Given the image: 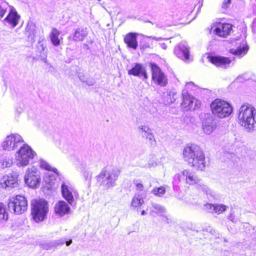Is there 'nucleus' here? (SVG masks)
<instances>
[{"label":"nucleus","mask_w":256,"mask_h":256,"mask_svg":"<svg viewBox=\"0 0 256 256\" xmlns=\"http://www.w3.org/2000/svg\"><path fill=\"white\" fill-rule=\"evenodd\" d=\"M183 158L185 162L196 170H202L206 166L204 154L196 144H187L183 150Z\"/></svg>","instance_id":"1"},{"label":"nucleus","mask_w":256,"mask_h":256,"mask_svg":"<svg viewBox=\"0 0 256 256\" xmlns=\"http://www.w3.org/2000/svg\"><path fill=\"white\" fill-rule=\"evenodd\" d=\"M238 123L248 132L256 130V109L251 104L241 106L238 110Z\"/></svg>","instance_id":"2"},{"label":"nucleus","mask_w":256,"mask_h":256,"mask_svg":"<svg viewBox=\"0 0 256 256\" xmlns=\"http://www.w3.org/2000/svg\"><path fill=\"white\" fill-rule=\"evenodd\" d=\"M120 174V171L117 168H103L96 178L100 186L106 189H109L115 186Z\"/></svg>","instance_id":"3"},{"label":"nucleus","mask_w":256,"mask_h":256,"mask_svg":"<svg viewBox=\"0 0 256 256\" xmlns=\"http://www.w3.org/2000/svg\"><path fill=\"white\" fill-rule=\"evenodd\" d=\"M36 155V152L26 144L20 147L15 154V162L18 167H25Z\"/></svg>","instance_id":"4"},{"label":"nucleus","mask_w":256,"mask_h":256,"mask_svg":"<svg viewBox=\"0 0 256 256\" xmlns=\"http://www.w3.org/2000/svg\"><path fill=\"white\" fill-rule=\"evenodd\" d=\"M32 214L36 222L43 221L48 212V202L44 200L40 199L32 201Z\"/></svg>","instance_id":"5"},{"label":"nucleus","mask_w":256,"mask_h":256,"mask_svg":"<svg viewBox=\"0 0 256 256\" xmlns=\"http://www.w3.org/2000/svg\"><path fill=\"white\" fill-rule=\"evenodd\" d=\"M210 108L212 114L220 118L228 116L232 112L231 106L228 102L220 99L213 101Z\"/></svg>","instance_id":"6"},{"label":"nucleus","mask_w":256,"mask_h":256,"mask_svg":"<svg viewBox=\"0 0 256 256\" xmlns=\"http://www.w3.org/2000/svg\"><path fill=\"white\" fill-rule=\"evenodd\" d=\"M194 85V84L192 82L187 83L186 84L185 89L182 92L183 100L182 103V107L184 110H194L199 108L200 106V102L190 96L186 90Z\"/></svg>","instance_id":"7"},{"label":"nucleus","mask_w":256,"mask_h":256,"mask_svg":"<svg viewBox=\"0 0 256 256\" xmlns=\"http://www.w3.org/2000/svg\"><path fill=\"white\" fill-rule=\"evenodd\" d=\"M8 206L16 214H20L28 209V202L26 198L21 195L11 197L9 200Z\"/></svg>","instance_id":"8"},{"label":"nucleus","mask_w":256,"mask_h":256,"mask_svg":"<svg viewBox=\"0 0 256 256\" xmlns=\"http://www.w3.org/2000/svg\"><path fill=\"white\" fill-rule=\"evenodd\" d=\"M25 183L32 188L39 186L41 182L40 172L34 166L28 168L24 176Z\"/></svg>","instance_id":"9"},{"label":"nucleus","mask_w":256,"mask_h":256,"mask_svg":"<svg viewBox=\"0 0 256 256\" xmlns=\"http://www.w3.org/2000/svg\"><path fill=\"white\" fill-rule=\"evenodd\" d=\"M24 142V140L21 136L18 134H12L6 138L2 146L4 150L12 151L14 150Z\"/></svg>","instance_id":"10"},{"label":"nucleus","mask_w":256,"mask_h":256,"mask_svg":"<svg viewBox=\"0 0 256 256\" xmlns=\"http://www.w3.org/2000/svg\"><path fill=\"white\" fill-rule=\"evenodd\" d=\"M61 192L62 197L72 206L74 201V197L77 194L72 186L68 182H63L61 185Z\"/></svg>","instance_id":"11"},{"label":"nucleus","mask_w":256,"mask_h":256,"mask_svg":"<svg viewBox=\"0 0 256 256\" xmlns=\"http://www.w3.org/2000/svg\"><path fill=\"white\" fill-rule=\"evenodd\" d=\"M152 71V79L156 84L162 86H165L168 83L166 76L161 70L160 68L155 64H150Z\"/></svg>","instance_id":"12"},{"label":"nucleus","mask_w":256,"mask_h":256,"mask_svg":"<svg viewBox=\"0 0 256 256\" xmlns=\"http://www.w3.org/2000/svg\"><path fill=\"white\" fill-rule=\"evenodd\" d=\"M20 18V16L18 14L15 8L11 6L8 14L2 20V22L5 26L14 28L18 24Z\"/></svg>","instance_id":"13"},{"label":"nucleus","mask_w":256,"mask_h":256,"mask_svg":"<svg viewBox=\"0 0 256 256\" xmlns=\"http://www.w3.org/2000/svg\"><path fill=\"white\" fill-rule=\"evenodd\" d=\"M176 56L186 62L192 60L190 55V50L186 42H182L176 46L174 50Z\"/></svg>","instance_id":"14"},{"label":"nucleus","mask_w":256,"mask_h":256,"mask_svg":"<svg viewBox=\"0 0 256 256\" xmlns=\"http://www.w3.org/2000/svg\"><path fill=\"white\" fill-rule=\"evenodd\" d=\"M40 168L48 171L46 172L44 180L46 182L51 183L52 181L55 179V176L52 173V172H54L55 174H57V170L52 168L44 160L40 161Z\"/></svg>","instance_id":"15"},{"label":"nucleus","mask_w":256,"mask_h":256,"mask_svg":"<svg viewBox=\"0 0 256 256\" xmlns=\"http://www.w3.org/2000/svg\"><path fill=\"white\" fill-rule=\"evenodd\" d=\"M18 174L16 172H12L8 175L3 176L2 184L6 188H14L18 186Z\"/></svg>","instance_id":"16"},{"label":"nucleus","mask_w":256,"mask_h":256,"mask_svg":"<svg viewBox=\"0 0 256 256\" xmlns=\"http://www.w3.org/2000/svg\"><path fill=\"white\" fill-rule=\"evenodd\" d=\"M232 30V24L219 23L216 24V28L214 30V33L220 36L226 37L230 34Z\"/></svg>","instance_id":"17"},{"label":"nucleus","mask_w":256,"mask_h":256,"mask_svg":"<svg viewBox=\"0 0 256 256\" xmlns=\"http://www.w3.org/2000/svg\"><path fill=\"white\" fill-rule=\"evenodd\" d=\"M139 132L142 138H146L152 144H155L156 142L152 130L146 125H140L138 127Z\"/></svg>","instance_id":"18"},{"label":"nucleus","mask_w":256,"mask_h":256,"mask_svg":"<svg viewBox=\"0 0 256 256\" xmlns=\"http://www.w3.org/2000/svg\"><path fill=\"white\" fill-rule=\"evenodd\" d=\"M210 61L212 64L218 67L226 68L229 66L231 60L227 57L221 56H212Z\"/></svg>","instance_id":"19"},{"label":"nucleus","mask_w":256,"mask_h":256,"mask_svg":"<svg viewBox=\"0 0 256 256\" xmlns=\"http://www.w3.org/2000/svg\"><path fill=\"white\" fill-rule=\"evenodd\" d=\"M54 209L55 213L60 216L68 214L70 212V208L68 204L64 200H60L57 202Z\"/></svg>","instance_id":"20"},{"label":"nucleus","mask_w":256,"mask_h":256,"mask_svg":"<svg viewBox=\"0 0 256 256\" xmlns=\"http://www.w3.org/2000/svg\"><path fill=\"white\" fill-rule=\"evenodd\" d=\"M130 75H133L142 78L144 80L148 78V76L145 68L140 64H136L134 68L128 71Z\"/></svg>","instance_id":"21"},{"label":"nucleus","mask_w":256,"mask_h":256,"mask_svg":"<svg viewBox=\"0 0 256 256\" xmlns=\"http://www.w3.org/2000/svg\"><path fill=\"white\" fill-rule=\"evenodd\" d=\"M216 128L215 120L212 116H208L202 122V128L206 134H211Z\"/></svg>","instance_id":"22"},{"label":"nucleus","mask_w":256,"mask_h":256,"mask_svg":"<svg viewBox=\"0 0 256 256\" xmlns=\"http://www.w3.org/2000/svg\"><path fill=\"white\" fill-rule=\"evenodd\" d=\"M183 175L184 176V182L186 184L196 185L201 180L194 172L189 170H184Z\"/></svg>","instance_id":"23"},{"label":"nucleus","mask_w":256,"mask_h":256,"mask_svg":"<svg viewBox=\"0 0 256 256\" xmlns=\"http://www.w3.org/2000/svg\"><path fill=\"white\" fill-rule=\"evenodd\" d=\"M88 32L86 28H78L74 30L72 40L75 42H82L87 36Z\"/></svg>","instance_id":"24"},{"label":"nucleus","mask_w":256,"mask_h":256,"mask_svg":"<svg viewBox=\"0 0 256 256\" xmlns=\"http://www.w3.org/2000/svg\"><path fill=\"white\" fill-rule=\"evenodd\" d=\"M124 42L130 48L136 50L138 48V43L136 34L131 32L127 34L124 38Z\"/></svg>","instance_id":"25"},{"label":"nucleus","mask_w":256,"mask_h":256,"mask_svg":"<svg viewBox=\"0 0 256 256\" xmlns=\"http://www.w3.org/2000/svg\"><path fill=\"white\" fill-rule=\"evenodd\" d=\"M176 95V92L174 90H167L164 92L162 96L164 104L165 105H168L174 102Z\"/></svg>","instance_id":"26"},{"label":"nucleus","mask_w":256,"mask_h":256,"mask_svg":"<svg viewBox=\"0 0 256 256\" xmlns=\"http://www.w3.org/2000/svg\"><path fill=\"white\" fill-rule=\"evenodd\" d=\"M64 244V240L60 239L50 242H45L41 244V247L46 250H51L56 248L57 246L62 245Z\"/></svg>","instance_id":"27"},{"label":"nucleus","mask_w":256,"mask_h":256,"mask_svg":"<svg viewBox=\"0 0 256 256\" xmlns=\"http://www.w3.org/2000/svg\"><path fill=\"white\" fill-rule=\"evenodd\" d=\"M248 50V45L246 42H244L243 44L240 46L236 50L231 49L230 52L241 58L247 53Z\"/></svg>","instance_id":"28"},{"label":"nucleus","mask_w":256,"mask_h":256,"mask_svg":"<svg viewBox=\"0 0 256 256\" xmlns=\"http://www.w3.org/2000/svg\"><path fill=\"white\" fill-rule=\"evenodd\" d=\"M78 76L82 82L86 84L88 86H92L95 84L94 80L86 73L78 72Z\"/></svg>","instance_id":"29"},{"label":"nucleus","mask_w":256,"mask_h":256,"mask_svg":"<svg viewBox=\"0 0 256 256\" xmlns=\"http://www.w3.org/2000/svg\"><path fill=\"white\" fill-rule=\"evenodd\" d=\"M144 203L143 197L141 194L138 193L135 194L134 196L131 204L132 206L134 208H139Z\"/></svg>","instance_id":"30"},{"label":"nucleus","mask_w":256,"mask_h":256,"mask_svg":"<svg viewBox=\"0 0 256 256\" xmlns=\"http://www.w3.org/2000/svg\"><path fill=\"white\" fill-rule=\"evenodd\" d=\"M60 32L57 29L53 28L50 33V38L52 44L55 46H58L60 44V39L59 36Z\"/></svg>","instance_id":"31"},{"label":"nucleus","mask_w":256,"mask_h":256,"mask_svg":"<svg viewBox=\"0 0 256 256\" xmlns=\"http://www.w3.org/2000/svg\"><path fill=\"white\" fill-rule=\"evenodd\" d=\"M152 206L153 208L152 210V212H155L158 215L162 216L166 220L168 219V218L164 214L166 212V210L164 207L156 203H152Z\"/></svg>","instance_id":"32"},{"label":"nucleus","mask_w":256,"mask_h":256,"mask_svg":"<svg viewBox=\"0 0 256 256\" xmlns=\"http://www.w3.org/2000/svg\"><path fill=\"white\" fill-rule=\"evenodd\" d=\"M196 188L200 192L205 194L206 195L212 196V194L211 190L207 186L202 182L201 181L196 186Z\"/></svg>","instance_id":"33"},{"label":"nucleus","mask_w":256,"mask_h":256,"mask_svg":"<svg viewBox=\"0 0 256 256\" xmlns=\"http://www.w3.org/2000/svg\"><path fill=\"white\" fill-rule=\"evenodd\" d=\"M8 213L6 210V207L2 202H0V223L2 224L8 220Z\"/></svg>","instance_id":"34"},{"label":"nucleus","mask_w":256,"mask_h":256,"mask_svg":"<svg viewBox=\"0 0 256 256\" xmlns=\"http://www.w3.org/2000/svg\"><path fill=\"white\" fill-rule=\"evenodd\" d=\"M183 174L184 170L174 176L172 182L174 188L179 186L182 180L184 181V176L183 175Z\"/></svg>","instance_id":"35"},{"label":"nucleus","mask_w":256,"mask_h":256,"mask_svg":"<svg viewBox=\"0 0 256 256\" xmlns=\"http://www.w3.org/2000/svg\"><path fill=\"white\" fill-rule=\"evenodd\" d=\"M183 174L184 170L174 176L172 182L174 188L179 186L182 180L184 181V176L183 175Z\"/></svg>","instance_id":"36"},{"label":"nucleus","mask_w":256,"mask_h":256,"mask_svg":"<svg viewBox=\"0 0 256 256\" xmlns=\"http://www.w3.org/2000/svg\"><path fill=\"white\" fill-rule=\"evenodd\" d=\"M10 6L5 0L0 2V20L4 17Z\"/></svg>","instance_id":"37"},{"label":"nucleus","mask_w":256,"mask_h":256,"mask_svg":"<svg viewBox=\"0 0 256 256\" xmlns=\"http://www.w3.org/2000/svg\"><path fill=\"white\" fill-rule=\"evenodd\" d=\"M12 158L8 156L5 157L0 161V166L2 168H8L12 166Z\"/></svg>","instance_id":"38"},{"label":"nucleus","mask_w":256,"mask_h":256,"mask_svg":"<svg viewBox=\"0 0 256 256\" xmlns=\"http://www.w3.org/2000/svg\"><path fill=\"white\" fill-rule=\"evenodd\" d=\"M228 206L223 204H214V214H220L226 210Z\"/></svg>","instance_id":"39"},{"label":"nucleus","mask_w":256,"mask_h":256,"mask_svg":"<svg viewBox=\"0 0 256 256\" xmlns=\"http://www.w3.org/2000/svg\"><path fill=\"white\" fill-rule=\"evenodd\" d=\"M83 176L87 185L90 186L91 184L92 173L89 170H85L83 172Z\"/></svg>","instance_id":"40"},{"label":"nucleus","mask_w":256,"mask_h":256,"mask_svg":"<svg viewBox=\"0 0 256 256\" xmlns=\"http://www.w3.org/2000/svg\"><path fill=\"white\" fill-rule=\"evenodd\" d=\"M152 192L155 195L162 196L165 194L166 188L164 186H161L158 188H154Z\"/></svg>","instance_id":"41"},{"label":"nucleus","mask_w":256,"mask_h":256,"mask_svg":"<svg viewBox=\"0 0 256 256\" xmlns=\"http://www.w3.org/2000/svg\"><path fill=\"white\" fill-rule=\"evenodd\" d=\"M204 209L207 212L214 214V204L207 203L204 206Z\"/></svg>","instance_id":"42"},{"label":"nucleus","mask_w":256,"mask_h":256,"mask_svg":"<svg viewBox=\"0 0 256 256\" xmlns=\"http://www.w3.org/2000/svg\"><path fill=\"white\" fill-rule=\"evenodd\" d=\"M232 0H224L222 4V8L226 10L229 8L232 4Z\"/></svg>","instance_id":"43"},{"label":"nucleus","mask_w":256,"mask_h":256,"mask_svg":"<svg viewBox=\"0 0 256 256\" xmlns=\"http://www.w3.org/2000/svg\"><path fill=\"white\" fill-rule=\"evenodd\" d=\"M135 184L136 186V189L139 190H144V185L138 182V181H136L135 182Z\"/></svg>","instance_id":"44"},{"label":"nucleus","mask_w":256,"mask_h":256,"mask_svg":"<svg viewBox=\"0 0 256 256\" xmlns=\"http://www.w3.org/2000/svg\"><path fill=\"white\" fill-rule=\"evenodd\" d=\"M34 26V25L32 22H28L26 28V32H28V35L30 34V30H31V28Z\"/></svg>","instance_id":"45"},{"label":"nucleus","mask_w":256,"mask_h":256,"mask_svg":"<svg viewBox=\"0 0 256 256\" xmlns=\"http://www.w3.org/2000/svg\"><path fill=\"white\" fill-rule=\"evenodd\" d=\"M146 38H152V40H154L156 41H161L163 40V38L161 37H156V36H146Z\"/></svg>","instance_id":"46"},{"label":"nucleus","mask_w":256,"mask_h":256,"mask_svg":"<svg viewBox=\"0 0 256 256\" xmlns=\"http://www.w3.org/2000/svg\"><path fill=\"white\" fill-rule=\"evenodd\" d=\"M228 219L232 222H234V216L232 214H230V215L228 216Z\"/></svg>","instance_id":"47"},{"label":"nucleus","mask_w":256,"mask_h":256,"mask_svg":"<svg viewBox=\"0 0 256 256\" xmlns=\"http://www.w3.org/2000/svg\"><path fill=\"white\" fill-rule=\"evenodd\" d=\"M148 48H150V46L148 44H145L144 45L140 46V48L144 50Z\"/></svg>","instance_id":"48"},{"label":"nucleus","mask_w":256,"mask_h":256,"mask_svg":"<svg viewBox=\"0 0 256 256\" xmlns=\"http://www.w3.org/2000/svg\"><path fill=\"white\" fill-rule=\"evenodd\" d=\"M161 48L164 49V50H166V44L164 43H160V44Z\"/></svg>","instance_id":"49"},{"label":"nucleus","mask_w":256,"mask_h":256,"mask_svg":"<svg viewBox=\"0 0 256 256\" xmlns=\"http://www.w3.org/2000/svg\"><path fill=\"white\" fill-rule=\"evenodd\" d=\"M65 242H66V245L67 246H70V245L72 244V240H68V241H66V242H65V241H64V243H65Z\"/></svg>","instance_id":"50"},{"label":"nucleus","mask_w":256,"mask_h":256,"mask_svg":"<svg viewBox=\"0 0 256 256\" xmlns=\"http://www.w3.org/2000/svg\"><path fill=\"white\" fill-rule=\"evenodd\" d=\"M149 165L150 166H155L156 165V162L152 163V164H149Z\"/></svg>","instance_id":"51"},{"label":"nucleus","mask_w":256,"mask_h":256,"mask_svg":"<svg viewBox=\"0 0 256 256\" xmlns=\"http://www.w3.org/2000/svg\"><path fill=\"white\" fill-rule=\"evenodd\" d=\"M146 214V212H145V210H143L141 214H142V215H144Z\"/></svg>","instance_id":"52"},{"label":"nucleus","mask_w":256,"mask_h":256,"mask_svg":"<svg viewBox=\"0 0 256 256\" xmlns=\"http://www.w3.org/2000/svg\"><path fill=\"white\" fill-rule=\"evenodd\" d=\"M0 152H1V151L0 150Z\"/></svg>","instance_id":"53"}]
</instances>
